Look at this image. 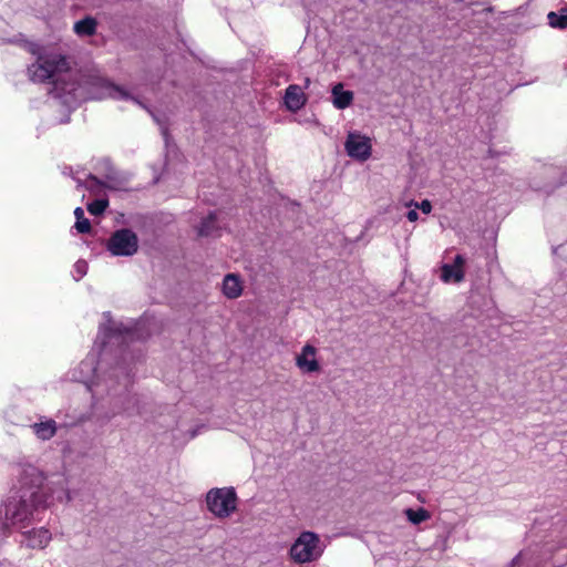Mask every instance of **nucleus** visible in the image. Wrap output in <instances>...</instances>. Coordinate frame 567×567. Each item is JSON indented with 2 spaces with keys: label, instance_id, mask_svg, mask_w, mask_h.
Wrapping results in <instances>:
<instances>
[{
  "label": "nucleus",
  "instance_id": "obj_1",
  "mask_svg": "<svg viewBox=\"0 0 567 567\" xmlns=\"http://www.w3.org/2000/svg\"><path fill=\"white\" fill-rule=\"evenodd\" d=\"M38 60L29 69L28 73L33 82H44L52 80L56 96L75 93L79 87L75 83H70L72 73L69 63L64 56L54 52L38 53Z\"/></svg>",
  "mask_w": 567,
  "mask_h": 567
},
{
  "label": "nucleus",
  "instance_id": "obj_2",
  "mask_svg": "<svg viewBox=\"0 0 567 567\" xmlns=\"http://www.w3.org/2000/svg\"><path fill=\"white\" fill-rule=\"evenodd\" d=\"M49 506L39 493L29 497L21 496L19 501L11 499L4 505L6 527L24 528L29 523L41 519L40 512Z\"/></svg>",
  "mask_w": 567,
  "mask_h": 567
},
{
  "label": "nucleus",
  "instance_id": "obj_3",
  "mask_svg": "<svg viewBox=\"0 0 567 567\" xmlns=\"http://www.w3.org/2000/svg\"><path fill=\"white\" fill-rule=\"evenodd\" d=\"M324 548L317 533L305 530L292 543L289 557L296 564H309L317 561L323 555Z\"/></svg>",
  "mask_w": 567,
  "mask_h": 567
},
{
  "label": "nucleus",
  "instance_id": "obj_4",
  "mask_svg": "<svg viewBox=\"0 0 567 567\" xmlns=\"http://www.w3.org/2000/svg\"><path fill=\"white\" fill-rule=\"evenodd\" d=\"M207 509L218 519L230 517L237 509L238 497L234 487H215L206 494Z\"/></svg>",
  "mask_w": 567,
  "mask_h": 567
},
{
  "label": "nucleus",
  "instance_id": "obj_5",
  "mask_svg": "<svg viewBox=\"0 0 567 567\" xmlns=\"http://www.w3.org/2000/svg\"><path fill=\"white\" fill-rule=\"evenodd\" d=\"M113 256H133L138 249V238L131 229L116 230L107 241Z\"/></svg>",
  "mask_w": 567,
  "mask_h": 567
},
{
  "label": "nucleus",
  "instance_id": "obj_6",
  "mask_svg": "<svg viewBox=\"0 0 567 567\" xmlns=\"http://www.w3.org/2000/svg\"><path fill=\"white\" fill-rule=\"evenodd\" d=\"M344 148L351 158L365 162L371 156L372 143L370 137L354 131L348 133Z\"/></svg>",
  "mask_w": 567,
  "mask_h": 567
},
{
  "label": "nucleus",
  "instance_id": "obj_7",
  "mask_svg": "<svg viewBox=\"0 0 567 567\" xmlns=\"http://www.w3.org/2000/svg\"><path fill=\"white\" fill-rule=\"evenodd\" d=\"M295 362L296 367L303 374L318 373L321 370L318 360V349L310 343H306L300 352L296 354Z\"/></svg>",
  "mask_w": 567,
  "mask_h": 567
},
{
  "label": "nucleus",
  "instance_id": "obj_8",
  "mask_svg": "<svg viewBox=\"0 0 567 567\" xmlns=\"http://www.w3.org/2000/svg\"><path fill=\"white\" fill-rule=\"evenodd\" d=\"M99 86L101 89V92L97 94H92L90 96L91 99H113L117 101H132L133 103L143 106L137 95L131 91L125 90L124 87H121L107 81H100Z\"/></svg>",
  "mask_w": 567,
  "mask_h": 567
},
{
  "label": "nucleus",
  "instance_id": "obj_9",
  "mask_svg": "<svg viewBox=\"0 0 567 567\" xmlns=\"http://www.w3.org/2000/svg\"><path fill=\"white\" fill-rule=\"evenodd\" d=\"M52 539V533L47 527H39L22 533V545L31 549H44Z\"/></svg>",
  "mask_w": 567,
  "mask_h": 567
},
{
  "label": "nucleus",
  "instance_id": "obj_10",
  "mask_svg": "<svg viewBox=\"0 0 567 567\" xmlns=\"http://www.w3.org/2000/svg\"><path fill=\"white\" fill-rule=\"evenodd\" d=\"M465 258L456 255L453 264H444L441 267V279L449 282H461L464 279Z\"/></svg>",
  "mask_w": 567,
  "mask_h": 567
},
{
  "label": "nucleus",
  "instance_id": "obj_11",
  "mask_svg": "<svg viewBox=\"0 0 567 567\" xmlns=\"http://www.w3.org/2000/svg\"><path fill=\"white\" fill-rule=\"evenodd\" d=\"M244 286L240 277L235 274H228L221 282L223 295L228 299H237L243 295Z\"/></svg>",
  "mask_w": 567,
  "mask_h": 567
},
{
  "label": "nucleus",
  "instance_id": "obj_12",
  "mask_svg": "<svg viewBox=\"0 0 567 567\" xmlns=\"http://www.w3.org/2000/svg\"><path fill=\"white\" fill-rule=\"evenodd\" d=\"M306 95L299 85H289L286 89L285 104L289 111L297 112L306 104Z\"/></svg>",
  "mask_w": 567,
  "mask_h": 567
},
{
  "label": "nucleus",
  "instance_id": "obj_13",
  "mask_svg": "<svg viewBox=\"0 0 567 567\" xmlns=\"http://www.w3.org/2000/svg\"><path fill=\"white\" fill-rule=\"evenodd\" d=\"M332 104L337 110H344L349 107L354 99L352 91L344 90L342 83L333 85L331 90Z\"/></svg>",
  "mask_w": 567,
  "mask_h": 567
},
{
  "label": "nucleus",
  "instance_id": "obj_14",
  "mask_svg": "<svg viewBox=\"0 0 567 567\" xmlns=\"http://www.w3.org/2000/svg\"><path fill=\"white\" fill-rule=\"evenodd\" d=\"M220 229L218 214L212 213L203 218L200 226L197 228V235L199 237H215L219 236Z\"/></svg>",
  "mask_w": 567,
  "mask_h": 567
},
{
  "label": "nucleus",
  "instance_id": "obj_15",
  "mask_svg": "<svg viewBox=\"0 0 567 567\" xmlns=\"http://www.w3.org/2000/svg\"><path fill=\"white\" fill-rule=\"evenodd\" d=\"M33 433L42 441L50 440L56 433V423L53 420H45L31 425Z\"/></svg>",
  "mask_w": 567,
  "mask_h": 567
},
{
  "label": "nucleus",
  "instance_id": "obj_16",
  "mask_svg": "<svg viewBox=\"0 0 567 567\" xmlns=\"http://www.w3.org/2000/svg\"><path fill=\"white\" fill-rule=\"evenodd\" d=\"M84 186L92 193H97L102 187L111 189L116 188L114 184V177L110 174L105 176L104 181H100L95 176L89 175L86 182L84 183Z\"/></svg>",
  "mask_w": 567,
  "mask_h": 567
},
{
  "label": "nucleus",
  "instance_id": "obj_17",
  "mask_svg": "<svg viewBox=\"0 0 567 567\" xmlns=\"http://www.w3.org/2000/svg\"><path fill=\"white\" fill-rule=\"evenodd\" d=\"M73 29L80 37L92 35L96 30V21L93 18H85L75 22Z\"/></svg>",
  "mask_w": 567,
  "mask_h": 567
},
{
  "label": "nucleus",
  "instance_id": "obj_18",
  "mask_svg": "<svg viewBox=\"0 0 567 567\" xmlns=\"http://www.w3.org/2000/svg\"><path fill=\"white\" fill-rule=\"evenodd\" d=\"M404 514L408 520L413 525H419L423 522H426L431 518V514L427 509L420 507L417 509L406 508Z\"/></svg>",
  "mask_w": 567,
  "mask_h": 567
},
{
  "label": "nucleus",
  "instance_id": "obj_19",
  "mask_svg": "<svg viewBox=\"0 0 567 567\" xmlns=\"http://www.w3.org/2000/svg\"><path fill=\"white\" fill-rule=\"evenodd\" d=\"M548 24L555 29L567 28V11L561 10L559 13L550 11L547 14Z\"/></svg>",
  "mask_w": 567,
  "mask_h": 567
},
{
  "label": "nucleus",
  "instance_id": "obj_20",
  "mask_svg": "<svg viewBox=\"0 0 567 567\" xmlns=\"http://www.w3.org/2000/svg\"><path fill=\"white\" fill-rule=\"evenodd\" d=\"M107 206V199H96L87 205V210L90 214L99 216L104 213Z\"/></svg>",
  "mask_w": 567,
  "mask_h": 567
},
{
  "label": "nucleus",
  "instance_id": "obj_21",
  "mask_svg": "<svg viewBox=\"0 0 567 567\" xmlns=\"http://www.w3.org/2000/svg\"><path fill=\"white\" fill-rule=\"evenodd\" d=\"M405 206L406 207H415V208L420 209L425 215H427L432 212V204L427 199L422 200L420 204L414 200H410V202L405 203Z\"/></svg>",
  "mask_w": 567,
  "mask_h": 567
},
{
  "label": "nucleus",
  "instance_id": "obj_22",
  "mask_svg": "<svg viewBox=\"0 0 567 567\" xmlns=\"http://www.w3.org/2000/svg\"><path fill=\"white\" fill-rule=\"evenodd\" d=\"M87 272V264L84 260H78L73 267V277L75 280H80Z\"/></svg>",
  "mask_w": 567,
  "mask_h": 567
},
{
  "label": "nucleus",
  "instance_id": "obj_23",
  "mask_svg": "<svg viewBox=\"0 0 567 567\" xmlns=\"http://www.w3.org/2000/svg\"><path fill=\"white\" fill-rule=\"evenodd\" d=\"M74 227L81 234H85L91 230V224H90L89 219H86V218L75 221Z\"/></svg>",
  "mask_w": 567,
  "mask_h": 567
},
{
  "label": "nucleus",
  "instance_id": "obj_24",
  "mask_svg": "<svg viewBox=\"0 0 567 567\" xmlns=\"http://www.w3.org/2000/svg\"><path fill=\"white\" fill-rule=\"evenodd\" d=\"M94 361H95L94 355L87 357L86 360H84L81 363V370H84V369L92 370V373L95 375L97 372V368L93 367Z\"/></svg>",
  "mask_w": 567,
  "mask_h": 567
},
{
  "label": "nucleus",
  "instance_id": "obj_25",
  "mask_svg": "<svg viewBox=\"0 0 567 567\" xmlns=\"http://www.w3.org/2000/svg\"><path fill=\"white\" fill-rule=\"evenodd\" d=\"M416 209L417 208L413 207L412 209H410L406 213V218L409 219V221L414 223L419 219V214H417Z\"/></svg>",
  "mask_w": 567,
  "mask_h": 567
},
{
  "label": "nucleus",
  "instance_id": "obj_26",
  "mask_svg": "<svg viewBox=\"0 0 567 567\" xmlns=\"http://www.w3.org/2000/svg\"><path fill=\"white\" fill-rule=\"evenodd\" d=\"M74 216L76 218V221L81 220V219H84V210L81 208V207H76L74 209Z\"/></svg>",
  "mask_w": 567,
  "mask_h": 567
},
{
  "label": "nucleus",
  "instance_id": "obj_27",
  "mask_svg": "<svg viewBox=\"0 0 567 567\" xmlns=\"http://www.w3.org/2000/svg\"><path fill=\"white\" fill-rule=\"evenodd\" d=\"M564 249H565L564 245H559V246L553 248V252H554V255L558 256L559 250H564Z\"/></svg>",
  "mask_w": 567,
  "mask_h": 567
},
{
  "label": "nucleus",
  "instance_id": "obj_28",
  "mask_svg": "<svg viewBox=\"0 0 567 567\" xmlns=\"http://www.w3.org/2000/svg\"><path fill=\"white\" fill-rule=\"evenodd\" d=\"M109 338H110V341H111L112 339H117V337H116L115 334H111Z\"/></svg>",
  "mask_w": 567,
  "mask_h": 567
},
{
  "label": "nucleus",
  "instance_id": "obj_29",
  "mask_svg": "<svg viewBox=\"0 0 567 567\" xmlns=\"http://www.w3.org/2000/svg\"><path fill=\"white\" fill-rule=\"evenodd\" d=\"M104 333V328H100V334Z\"/></svg>",
  "mask_w": 567,
  "mask_h": 567
}]
</instances>
